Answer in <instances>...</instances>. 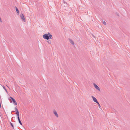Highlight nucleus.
<instances>
[{"label":"nucleus","mask_w":130,"mask_h":130,"mask_svg":"<svg viewBox=\"0 0 130 130\" xmlns=\"http://www.w3.org/2000/svg\"><path fill=\"white\" fill-rule=\"evenodd\" d=\"M93 85L98 90L100 91V89L99 88V87L96 85V84H95L94 83L93 84Z\"/></svg>","instance_id":"423d86ee"},{"label":"nucleus","mask_w":130,"mask_h":130,"mask_svg":"<svg viewBox=\"0 0 130 130\" xmlns=\"http://www.w3.org/2000/svg\"><path fill=\"white\" fill-rule=\"evenodd\" d=\"M10 98L12 100V103L14 104L15 105H17V103L14 99L11 97H10Z\"/></svg>","instance_id":"7ed1b4c3"},{"label":"nucleus","mask_w":130,"mask_h":130,"mask_svg":"<svg viewBox=\"0 0 130 130\" xmlns=\"http://www.w3.org/2000/svg\"><path fill=\"white\" fill-rule=\"evenodd\" d=\"M49 41H48V43H49Z\"/></svg>","instance_id":"6ab92c4d"},{"label":"nucleus","mask_w":130,"mask_h":130,"mask_svg":"<svg viewBox=\"0 0 130 130\" xmlns=\"http://www.w3.org/2000/svg\"><path fill=\"white\" fill-rule=\"evenodd\" d=\"M20 16L22 20L24 21V22H25L26 20L24 17L23 14H22L21 15H20Z\"/></svg>","instance_id":"39448f33"},{"label":"nucleus","mask_w":130,"mask_h":130,"mask_svg":"<svg viewBox=\"0 0 130 130\" xmlns=\"http://www.w3.org/2000/svg\"><path fill=\"white\" fill-rule=\"evenodd\" d=\"M2 87H3V88L4 89V90H5V91L7 92V90L6 89V88H5V86H2Z\"/></svg>","instance_id":"9b49d317"},{"label":"nucleus","mask_w":130,"mask_h":130,"mask_svg":"<svg viewBox=\"0 0 130 130\" xmlns=\"http://www.w3.org/2000/svg\"><path fill=\"white\" fill-rule=\"evenodd\" d=\"M6 85L7 86V87H8L9 88V87H8V86L7 85Z\"/></svg>","instance_id":"f3484780"},{"label":"nucleus","mask_w":130,"mask_h":130,"mask_svg":"<svg viewBox=\"0 0 130 130\" xmlns=\"http://www.w3.org/2000/svg\"><path fill=\"white\" fill-rule=\"evenodd\" d=\"M92 97L93 99V101L94 102H96L97 103L98 102V101L97 99L95 97H94L93 96H92Z\"/></svg>","instance_id":"0eeeda50"},{"label":"nucleus","mask_w":130,"mask_h":130,"mask_svg":"<svg viewBox=\"0 0 130 130\" xmlns=\"http://www.w3.org/2000/svg\"><path fill=\"white\" fill-rule=\"evenodd\" d=\"M70 42L72 44L74 45V43L72 40L71 39L70 40Z\"/></svg>","instance_id":"1a4fd4ad"},{"label":"nucleus","mask_w":130,"mask_h":130,"mask_svg":"<svg viewBox=\"0 0 130 130\" xmlns=\"http://www.w3.org/2000/svg\"><path fill=\"white\" fill-rule=\"evenodd\" d=\"M0 107H1V103H0Z\"/></svg>","instance_id":"dca6fc26"},{"label":"nucleus","mask_w":130,"mask_h":130,"mask_svg":"<svg viewBox=\"0 0 130 130\" xmlns=\"http://www.w3.org/2000/svg\"><path fill=\"white\" fill-rule=\"evenodd\" d=\"M103 23V24L105 25H106V22L105 21H104Z\"/></svg>","instance_id":"4468645a"},{"label":"nucleus","mask_w":130,"mask_h":130,"mask_svg":"<svg viewBox=\"0 0 130 130\" xmlns=\"http://www.w3.org/2000/svg\"><path fill=\"white\" fill-rule=\"evenodd\" d=\"M48 35L49 39H51L52 38V35L49 32H48Z\"/></svg>","instance_id":"6e6552de"},{"label":"nucleus","mask_w":130,"mask_h":130,"mask_svg":"<svg viewBox=\"0 0 130 130\" xmlns=\"http://www.w3.org/2000/svg\"><path fill=\"white\" fill-rule=\"evenodd\" d=\"M15 9L17 13H18V14H19V12L18 9L16 7H15Z\"/></svg>","instance_id":"9d476101"},{"label":"nucleus","mask_w":130,"mask_h":130,"mask_svg":"<svg viewBox=\"0 0 130 130\" xmlns=\"http://www.w3.org/2000/svg\"><path fill=\"white\" fill-rule=\"evenodd\" d=\"M43 38L45 39L48 40L49 39L48 35V33L47 34H45L43 35Z\"/></svg>","instance_id":"f03ea898"},{"label":"nucleus","mask_w":130,"mask_h":130,"mask_svg":"<svg viewBox=\"0 0 130 130\" xmlns=\"http://www.w3.org/2000/svg\"><path fill=\"white\" fill-rule=\"evenodd\" d=\"M10 124H11V125L12 126V127H13V126L12 124L11 123H10Z\"/></svg>","instance_id":"2eb2a0df"},{"label":"nucleus","mask_w":130,"mask_h":130,"mask_svg":"<svg viewBox=\"0 0 130 130\" xmlns=\"http://www.w3.org/2000/svg\"><path fill=\"white\" fill-rule=\"evenodd\" d=\"M49 41H48V43H49Z\"/></svg>","instance_id":"a211bd4d"},{"label":"nucleus","mask_w":130,"mask_h":130,"mask_svg":"<svg viewBox=\"0 0 130 130\" xmlns=\"http://www.w3.org/2000/svg\"><path fill=\"white\" fill-rule=\"evenodd\" d=\"M19 123H20V124L21 125H22V123L21 122L20 120H19Z\"/></svg>","instance_id":"ddd939ff"},{"label":"nucleus","mask_w":130,"mask_h":130,"mask_svg":"<svg viewBox=\"0 0 130 130\" xmlns=\"http://www.w3.org/2000/svg\"><path fill=\"white\" fill-rule=\"evenodd\" d=\"M97 103L98 104L99 106V108H100L101 107V106L99 103L98 102V103Z\"/></svg>","instance_id":"f8f14e48"},{"label":"nucleus","mask_w":130,"mask_h":130,"mask_svg":"<svg viewBox=\"0 0 130 130\" xmlns=\"http://www.w3.org/2000/svg\"><path fill=\"white\" fill-rule=\"evenodd\" d=\"M49 41H48V43H49Z\"/></svg>","instance_id":"aec40b11"},{"label":"nucleus","mask_w":130,"mask_h":130,"mask_svg":"<svg viewBox=\"0 0 130 130\" xmlns=\"http://www.w3.org/2000/svg\"><path fill=\"white\" fill-rule=\"evenodd\" d=\"M53 113L56 117L58 118L59 117L58 115L56 110H53Z\"/></svg>","instance_id":"20e7f679"},{"label":"nucleus","mask_w":130,"mask_h":130,"mask_svg":"<svg viewBox=\"0 0 130 130\" xmlns=\"http://www.w3.org/2000/svg\"><path fill=\"white\" fill-rule=\"evenodd\" d=\"M15 111L16 112V114H17V116L18 119V121H19V120H20V119L19 118V111H18V109L17 108L15 107Z\"/></svg>","instance_id":"f257e3e1"}]
</instances>
